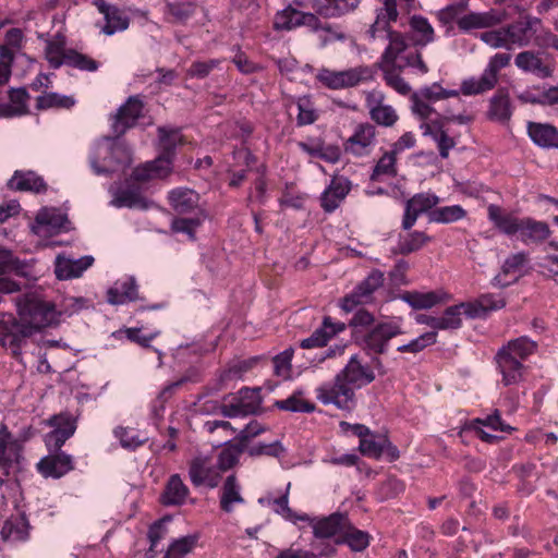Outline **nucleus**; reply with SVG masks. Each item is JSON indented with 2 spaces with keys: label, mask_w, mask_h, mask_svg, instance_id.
<instances>
[{
  "label": "nucleus",
  "mask_w": 558,
  "mask_h": 558,
  "mask_svg": "<svg viewBox=\"0 0 558 558\" xmlns=\"http://www.w3.org/2000/svg\"><path fill=\"white\" fill-rule=\"evenodd\" d=\"M375 377L369 365H363L357 355H352L332 381L316 388V398L323 404H333L340 410L351 411L355 407L354 389L369 385Z\"/></svg>",
  "instance_id": "1"
},
{
  "label": "nucleus",
  "mask_w": 558,
  "mask_h": 558,
  "mask_svg": "<svg viewBox=\"0 0 558 558\" xmlns=\"http://www.w3.org/2000/svg\"><path fill=\"white\" fill-rule=\"evenodd\" d=\"M16 311L22 320L31 326L34 335L44 328L57 325L61 316V312L56 310L53 303L32 293L16 299Z\"/></svg>",
  "instance_id": "2"
},
{
  "label": "nucleus",
  "mask_w": 558,
  "mask_h": 558,
  "mask_svg": "<svg viewBox=\"0 0 558 558\" xmlns=\"http://www.w3.org/2000/svg\"><path fill=\"white\" fill-rule=\"evenodd\" d=\"M33 336L31 326L22 320L17 313H0V345L9 350L14 357L22 354V348Z\"/></svg>",
  "instance_id": "3"
},
{
  "label": "nucleus",
  "mask_w": 558,
  "mask_h": 558,
  "mask_svg": "<svg viewBox=\"0 0 558 558\" xmlns=\"http://www.w3.org/2000/svg\"><path fill=\"white\" fill-rule=\"evenodd\" d=\"M35 435L33 426L23 427L17 437L13 438L7 424H0V469L5 475L10 474V470L14 464H20L22 460L23 442L28 441Z\"/></svg>",
  "instance_id": "4"
},
{
  "label": "nucleus",
  "mask_w": 558,
  "mask_h": 558,
  "mask_svg": "<svg viewBox=\"0 0 558 558\" xmlns=\"http://www.w3.org/2000/svg\"><path fill=\"white\" fill-rule=\"evenodd\" d=\"M376 71L371 65H359L342 71L322 69L316 78L329 89H344L374 80Z\"/></svg>",
  "instance_id": "5"
},
{
  "label": "nucleus",
  "mask_w": 558,
  "mask_h": 558,
  "mask_svg": "<svg viewBox=\"0 0 558 558\" xmlns=\"http://www.w3.org/2000/svg\"><path fill=\"white\" fill-rule=\"evenodd\" d=\"M145 104L141 95H132L109 116L110 130L116 138H121L129 130L135 128L144 118Z\"/></svg>",
  "instance_id": "6"
},
{
  "label": "nucleus",
  "mask_w": 558,
  "mask_h": 558,
  "mask_svg": "<svg viewBox=\"0 0 558 558\" xmlns=\"http://www.w3.org/2000/svg\"><path fill=\"white\" fill-rule=\"evenodd\" d=\"M405 50L407 47L402 46L400 40H395L390 47L385 48L379 60L372 66L375 71L380 70L386 84L403 96L411 92V87L400 75L401 71L395 69V65L399 53Z\"/></svg>",
  "instance_id": "7"
},
{
  "label": "nucleus",
  "mask_w": 558,
  "mask_h": 558,
  "mask_svg": "<svg viewBox=\"0 0 558 558\" xmlns=\"http://www.w3.org/2000/svg\"><path fill=\"white\" fill-rule=\"evenodd\" d=\"M402 333L403 331L398 324L379 323L363 336L361 345L367 352L384 354L389 341Z\"/></svg>",
  "instance_id": "8"
},
{
  "label": "nucleus",
  "mask_w": 558,
  "mask_h": 558,
  "mask_svg": "<svg viewBox=\"0 0 558 558\" xmlns=\"http://www.w3.org/2000/svg\"><path fill=\"white\" fill-rule=\"evenodd\" d=\"M376 143V128L371 123H360L343 143V149L354 157H364L371 154Z\"/></svg>",
  "instance_id": "9"
},
{
  "label": "nucleus",
  "mask_w": 558,
  "mask_h": 558,
  "mask_svg": "<svg viewBox=\"0 0 558 558\" xmlns=\"http://www.w3.org/2000/svg\"><path fill=\"white\" fill-rule=\"evenodd\" d=\"M318 25L315 13L300 11L290 4L276 13L272 23L275 31L288 32L300 26H306L311 31V28H316Z\"/></svg>",
  "instance_id": "10"
},
{
  "label": "nucleus",
  "mask_w": 558,
  "mask_h": 558,
  "mask_svg": "<svg viewBox=\"0 0 558 558\" xmlns=\"http://www.w3.org/2000/svg\"><path fill=\"white\" fill-rule=\"evenodd\" d=\"M438 203L439 197L433 193L422 192L413 195L405 202L402 229L410 230L422 214H429Z\"/></svg>",
  "instance_id": "11"
},
{
  "label": "nucleus",
  "mask_w": 558,
  "mask_h": 558,
  "mask_svg": "<svg viewBox=\"0 0 558 558\" xmlns=\"http://www.w3.org/2000/svg\"><path fill=\"white\" fill-rule=\"evenodd\" d=\"M351 191V181L345 177H333L319 197L320 207L326 214L333 213Z\"/></svg>",
  "instance_id": "12"
},
{
  "label": "nucleus",
  "mask_w": 558,
  "mask_h": 558,
  "mask_svg": "<svg viewBox=\"0 0 558 558\" xmlns=\"http://www.w3.org/2000/svg\"><path fill=\"white\" fill-rule=\"evenodd\" d=\"M37 469L45 477L60 478L74 469V462L70 454L53 451L40 459Z\"/></svg>",
  "instance_id": "13"
},
{
  "label": "nucleus",
  "mask_w": 558,
  "mask_h": 558,
  "mask_svg": "<svg viewBox=\"0 0 558 558\" xmlns=\"http://www.w3.org/2000/svg\"><path fill=\"white\" fill-rule=\"evenodd\" d=\"M541 25V19L526 15L506 26L510 47L513 45L519 47L527 46L531 39L536 36L537 26Z\"/></svg>",
  "instance_id": "14"
},
{
  "label": "nucleus",
  "mask_w": 558,
  "mask_h": 558,
  "mask_svg": "<svg viewBox=\"0 0 558 558\" xmlns=\"http://www.w3.org/2000/svg\"><path fill=\"white\" fill-rule=\"evenodd\" d=\"M68 222V217L57 208H43L35 217L33 229L40 235L59 234Z\"/></svg>",
  "instance_id": "15"
},
{
  "label": "nucleus",
  "mask_w": 558,
  "mask_h": 558,
  "mask_svg": "<svg viewBox=\"0 0 558 558\" xmlns=\"http://www.w3.org/2000/svg\"><path fill=\"white\" fill-rule=\"evenodd\" d=\"M93 4L105 17L106 24L101 28L104 34L111 36L117 32L125 31L129 27V16L125 15L118 7L108 4L106 0H93Z\"/></svg>",
  "instance_id": "16"
},
{
  "label": "nucleus",
  "mask_w": 558,
  "mask_h": 558,
  "mask_svg": "<svg viewBox=\"0 0 558 558\" xmlns=\"http://www.w3.org/2000/svg\"><path fill=\"white\" fill-rule=\"evenodd\" d=\"M94 260V257L90 255H86L77 259L58 255L54 260L56 277L59 280L78 278L93 265Z\"/></svg>",
  "instance_id": "17"
},
{
  "label": "nucleus",
  "mask_w": 558,
  "mask_h": 558,
  "mask_svg": "<svg viewBox=\"0 0 558 558\" xmlns=\"http://www.w3.org/2000/svg\"><path fill=\"white\" fill-rule=\"evenodd\" d=\"M520 222L521 223L517 235L519 240L525 245L541 244L551 234V230L548 223L545 221H539L531 217H524Z\"/></svg>",
  "instance_id": "18"
},
{
  "label": "nucleus",
  "mask_w": 558,
  "mask_h": 558,
  "mask_svg": "<svg viewBox=\"0 0 558 558\" xmlns=\"http://www.w3.org/2000/svg\"><path fill=\"white\" fill-rule=\"evenodd\" d=\"M7 186L11 191L46 193L48 185L35 171L16 170L12 178L8 181Z\"/></svg>",
  "instance_id": "19"
},
{
  "label": "nucleus",
  "mask_w": 558,
  "mask_h": 558,
  "mask_svg": "<svg viewBox=\"0 0 558 558\" xmlns=\"http://www.w3.org/2000/svg\"><path fill=\"white\" fill-rule=\"evenodd\" d=\"M487 216L489 221L500 233L507 236L517 235L522 218H519L514 214L505 210L502 207L496 204L488 205Z\"/></svg>",
  "instance_id": "20"
},
{
  "label": "nucleus",
  "mask_w": 558,
  "mask_h": 558,
  "mask_svg": "<svg viewBox=\"0 0 558 558\" xmlns=\"http://www.w3.org/2000/svg\"><path fill=\"white\" fill-rule=\"evenodd\" d=\"M495 359L505 386L515 385L522 380L524 366L519 357H513L506 350H498Z\"/></svg>",
  "instance_id": "21"
},
{
  "label": "nucleus",
  "mask_w": 558,
  "mask_h": 558,
  "mask_svg": "<svg viewBox=\"0 0 558 558\" xmlns=\"http://www.w3.org/2000/svg\"><path fill=\"white\" fill-rule=\"evenodd\" d=\"M157 149L158 155L175 159L177 147L184 144V136L181 132V128L174 126H158L157 128Z\"/></svg>",
  "instance_id": "22"
},
{
  "label": "nucleus",
  "mask_w": 558,
  "mask_h": 558,
  "mask_svg": "<svg viewBox=\"0 0 558 558\" xmlns=\"http://www.w3.org/2000/svg\"><path fill=\"white\" fill-rule=\"evenodd\" d=\"M512 105L508 89L498 88L489 99L487 118L501 124L508 123L512 117Z\"/></svg>",
  "instance_id": "23"
},
{
  "label": "nucleus",
  "mask_w": 558,
  "mask_h": 558,
  "mask_svg": "<svg viewBox=\"0 0 558 558\" xmlns=\"http://www.w3.org/2000/svg\"><path fill=\"white\" fill-rule=\"evenodd\" d=\"M241 490L242 487L235 474L228 475L220 489L219 507L221 511L231 513L235 505H243L245 502Z\"/></svg>",
  "instance_id": "24"
},
{
  "label": "nucleus",
  "mask_w": 558,
  "mask_h": 558,
  "mask_svg": "<svg viewBox=\"0 0 558 558\" xmlns=\"http://www.w3.org/2000/svg\"><path fill=\"white\" fill-rule=\"evenodd\" d=\"M349 520L347 515L336 512L329 517L312 520L313 533L317 538H330L347 529Z\"/></svg>",
  "instance_id": "25"
},
{
  "label": "nucleus",
  "mask_w": 558,
  "mask_h": 558,
  "mask_svg": "<svg viewBox=\"0 0 558 558\" xmlns=\"http://www.w3.org/2000/svg\"><path fill=\"white\" fill-rule=\"evenodd\" d=\"M400 299L409 304L413 310H428L433 306L444 303L449 299V295L444 291H405L400 294Z\"/></svg>",
  "instance_id": "26"
},
{
  "label": "nucleus",
  "mask_w": 558,
  "mask_h": 558,
  "mask_svg": "<svg viewBox=\"0 0 558 558\" xmlns=\"http://www.w3.org/2000/svg\"><path fill=\"white\" fill-rule=\"evenodd\" d=\"M527 260L529 254L525 252H518L509 255L501 266V272L494 277L493 284L499 288H507L510 284L517 282L520 278V275L510 281H506L504 278L509 275L520 274Z\"/></svg>",
  "instance_id": "27"
},
{
  "label": "nucleus",
  "mask_w": 558,
  "mask_h": 558,
  "mask_svg": "<svg viewBox=\"0 0 558 558\" xmlns=\"http://www.w3.org/2000/svg\"><path fill=\"white\" fill-rule=\"evenodd\" d=\"M31 525L25 513L11 515L4 521L1 537L9 542H25L29 537Z\"/></svg>",
  "instance_id": "28"
},
{
  "label": "nucleus",
  "mask_w": 558,
  "mask_h": 558,
  "mask_svg": "<svg viewBox=\"0 0 558 558\" xmlns=\"http://www.w3.org/2000/svg\"><path fill=\"white\" fill-rule=\"evenodd\" d=\"M137 283L134 277H128L117 281L107 292V300L110 304L119 305L133 302L138 299Z\"/></svg>",
  "instance_id": "29"
},
{
  "label": "nucleus",
  "mask_w": 558,
  "mask_h": 558,
  "mask_svg": "<svg viewBox=\"0 0 558 558\" xmlns=\"http://www.w3.org/2000/svg\"><path fill=\"white\" fill-rule=\"evenodd\" d=\"M527 133L537 146L543 148H558V130L554 125L529 122Z\"/></svg>",
  "instance_id": "30"
},
{
  "label": "nucleus",
  "mask_w": 558,
  "mask_h": 558,
  "mask_svg": "<svg viewBox=\"0 0 558 558\" xmlns=\"http://www.w3.org/2000/svg\"><path fill=\"white\" fill-rule=\"evenodd\" d=\"M189 492L180 475L173 474L166 483L160 496V502L163 506H182L186 500Z\"/></svg>",
  "instance_id": "31"
},
{
  "label": "nucleus",
  "mask_w": 558,
  "mask_h": 558,
  "mask_svg": "<svg viewBox=\"0 0 558 558\" xmlns=\"http://www.w3.org/2000/svg\"><path fill=\"white\" fill-rule=\"evenodd\" d=\"M199 195L185 187L174 189L169 193L171 207L180 215L189 214L198 208Z\"/></svg>",
  "instance_id": "32"
},
{
  "label": "nucleus",
  "mask_w": 558,
  "mask_h": 558,
  "mask_svg": "<svg viewBox=\"0 0 558 558\" xmlns=\"http://www.w3.org/2000/svg\"><path fill=\"white\" fill-rule=\"evenodd\" d=\"M362 0H324L317 13L325 19H339L355 12Z\"/></svg>",
  "instance_id": "33"
},
{
  "label": "nucleus",
  "mask_w": 558,
  "mask_h": 558,
  "mask_svg": "<svg viewBox=\"0 0 558 558\" xmlns=\"http://www.w3.org/2000/svg\"><path fill=\"white\" fill-rule=\"evenodd\" d=\"M189 476L195 487L206 484L214 488L218 485L217 475L213 474V468L207 465L204 458H195L190 462Z\"/></svg>",
  "instance_id": "34"
},
{
  "label": "nucleus",
  "mask_w": 558,
  "mask_h": 558,
  "mask_svg": "<svg viewBox=\"0 0 558 558\" xmlns=\"http://www.w3.org/2000/svg\"><path fill=\"white\" fill-rule=\"evenodd\" d=\"M208 0H177L166 2V13L172 17V21L185 24L196 12L199 5Z\"/></svg>",
  "instance_id": "35"
},
{
  "label": "nucleus",
  "mask_w": 558,
  "mask_h": 558,
  "mask_svg": "<svg viewBox=\"0 0 558 558\" xmlns=\"http://www.w3.org/2000/svg\"><path fill=\"white\" fill-rule=\"evenodd\" d=\"M112 204L116 207L148 208V201L142 195L141 189L136 185H128L117 191Z\"/></svg>",
  "instance_id": "36"
},
{
  "label": "nucleus",
  "mask_w": 558,
  "mask_h": 558,
  "mask_svg": "<svg viewBox=\"0 0 558 558\" xmlns=\"http://www.w3.org/2000/svg\"><path fill=\"white\" fill-rule=\"evenodd\" d=\"M222 445L225 448L218 454L217 468L225 472L232 469L239 462V457L246 448L235 439H230L219 444L218 447Z\"/></svg>",
  "instance_id": "37"
},
{
  "label": "nucleus",
  "mask_w": 558,
  "mask_h": 558,
  "mask_svg": "<svg viewBox=\"0 0 558 558\" xmlns=\"http://www.w3.org/2000/svg\"><path fill=\"white\" fill-rule=\"evenodd\" d=\"M45 58L52 69H59L65 61V37L58 34L54 39H45Z\"/></svg>",
  "instance_id": "38"
},
{
  "label": "nucleus",
  "mask_w": 558,
  "mask_h": 558,
  "mask_svg": "<svg viewBox=\"0 0 558 558\" xmlns=\"http://www.w3.org/2000/svg\"><path fill=\"white\" fill-rule=\"evenodd\" d=\"M407 68L414 70L421 75H425L429 71L428 65L423 60L422 53L417 50H409L408 43L407 50L399 53L397 64L395 65V69H399V71H403Z\"/></svg>",
  "instance_id": "39"
},
{
  "label": "nucleus",
  "mask_w": 558,
  "mask_h": 558,
  "mask_svg": "<svg viewBox=\"0 0 558 558\" xmlns=\"http://www.w3.org/2000/svg\"><path fill=\"white\" fill-rule=\"evenodd\" d=\"M515 65L525 72H531L542 77H547L550 74L549 68L532 51H522L517 54Z\"/></svg>",
  "instance_id": "40"
},
{
  "label": "nucleus",
  "mask_w": 558,
  "mask_h": 558,
  "mask_svg": "<svg viewBox=\"0 0 558 558\" xmlns=\"http://www.w3.org/2000/svg\"><path fill=\"white\" fill-rule=\"evenodd\" d=\"M369 534L354 526L347 525L341 537L335 541L336 545L345 544L353 551H363L369 545Z\"/></svg>",
  "instance_id": "41"
},
{
  "label": "nucleus",
  "mask_w": 558,
  "mask_h": 558,
  "mask_svg": "<svg viewBox=\"0 0 558 558\" xmlns=\"http://www.w3.org/2000/svg\"><path fill=\"white\" fill-rule=\"evenodd\" d=\"M380 32L386 33L387 47H390L395 40H400L402 46L407 47V37L403 33L393 29L383 17L375 16V21L369 25L366 35L371 40H375Z\"/></svg>",
  "instance_id": "42"
},
{
  "label": "nucleus",
  "mask_w": 558,
  "mask_h": 558,
  "mask_svg": "<svg viewBox=\"0 0 558 558\" xmlns=\"http://www.w3.org/2000/svg\"><path fill=\"white\" fill-rule=\"evenodd\" d=\"M303 392L301 390L294 391L289 398L284 400H277L274 407L281 411L295 412V413H312L316 407L313 402H310L302 398Z\"/></svg>",
  "instance_id": "43"
},
{
  "label": "nucleus",
  "mask_w": 558,
  "mask_h": 558,
  "mask_svg": "<svg viewBox=\"0 0 558 558\" xmlns=\"http://www.w3.org/2000/svg\"><path fill=\"white\" fill-rule=\"evenodd\" d=\"M75 105L72 96L61 95L54 92L44 93L36 98L37 110L70 109Z\"/></svg>",
  "instance_id": "44"
},
{
  "label": "nucleus",
  "mask_w": 558,
  "mask_h": 558,
  "mask_svg": "<svg viewBox=\"0 0 558 558\" xmlns=\"http://www.w3.org/2000/svg\"><path fill=\"white\" fill-rule=\"evenodd\" d=\"M432 240V236L423 231L409 232L407 235L400 238L397 252L402 255H409L420 251Z\"/></svg>",
  "instance_id": "45"
},
{
  "label": "nucleus",
  "mask_w": 558,
  "mask_h": 558,
  "mask_svg": "<svg viewBox=\"0 0 558 558\" xmlns=\"http://www.w3.org/2000/svg\"><path fill=\"white\" fill-rule=\"evenodd\" d=\"M466 210L460 205L438 207L429 211L428 218L432 222L451 223L463 219Z\"/></svg>",
  "instance_id": "46"
},
{
  "label": "nucleus",
  "mask_w": 558,
  "mask_h": 558,
  "mask_svg": "<svg viewBox=\"0 0 558 558\" xmlns=\"http://www.w3.org/2000/svg\"><path fill=\"white\" fill-rule=\"evenodd\" d=\"M198 541L197 535H186L173 539L162 558H184L193 551Z\"/></svg>",
  "instance_id": "47"
},
{
  "label": "nucleus",
  "mask_w": 558,
  "mask_h": 558,
  "mask_svg": "<svg viewBox=\"0 0 558 558\" xmlns=\"http://www.w3.org/2000/svg\"><path fill=\"white\" fill-rule=\"evenodd\" d=\"M63 65H68L80 71L95 72L99 68V63L87 54L81 53L73 48H69L65 54Z\"/></svg>",
  "instance_id": "48"
},
{
  "label": "nucleus",
  "mask_w": 558,
  "mask_h": 558,
  "mask_svg": "<svg viewBox=\"0 0 558 558\" xmlns=\"http://www.w3.org/2000/svg\"><path fill=\"white\" fill-rule=\"evenodd\" d=\"M318 26L316 28H311L313 33L323 34L319 35L320 46L326 47L333 41H345L348 39V35L340 29L338 26H333L330 23L323 22L319 16H317Z\"/></svg>",
  "instance_id": "49"
},
{
  "label": "nucleus",
  "mask_w": 558,
  "mask_h": 558,
  "mask_svg": "<svg viewBox=\"0 0 558 558\" xmlns=\"http://www.w3.org/2000/svg\"><path fill=\"white\" fill-rule=\"evenodd\" d=\"M105 140L109 143L107 148V156L104 157V161H108L111 166L122 165L126 162L130 158L128 147L119 142L120 138H116L112 134L111 136H106Z\"/></svg>",
  "instance_id": "50"
},
{
  "label": "nucleus",
  "mask_w": 558,
  "mask_h": 558,
  "mask_svg": "<svg viewBox=\"0 0 558 558\" xmlns=\"http://www.w3.org/2000/svg\"><path fill=\"white\" fill-rule=\"evenodd\" d=\"M536 348L537 344L535 341L527 337H520L509 341L507 345H504L499 350H506L513 357H519V360L524 361Z\"/></svg>",
  "instance_id": "51"
},
{
  "label": "nucleus",
  "mask_w": 558,
  "mask_h": 558,
  "mask_svg": "<svg viewBox=\"0 0 558 558\" xmlns=\"http://www.w3.org/2000/svg\"><path fill=\"white\" fill-rule=\"evenodd\" d=\"M495 85L496 82L492 80L485 72H483L478 78L471 77L464 80L461 84L460 90L465 96L478 95L493 89Z\"/></svg>",
  "instance_id": "52"
},
{
  "label": "nucleus",
  "mask_w": 558,
  "mask_h": 558,
  "mask_svg": "<svg viewBox=\"0 0 558 558\" xmlns=\"http://www.w3.org/2000/svg\"><path fill=\"white\" fill-rule=\"evenodd\" d=\"M468 8L469 0H459L454 3L448 4L437 12L438 21L445 26L448 25L449 31L453 22L458 24V20L461 19V15L466 12Z\"/></svg>",
  "instance_id": "53"
},
{
  "label": "nucleus",
  "mask_w": 558,
  "mask_h": 558,
  "mask_svg": "<svg viewBox=\"0 0 558 558\" xmlns=\"http://www.w3.org/2000/svg\"><path fill=\"white\" fill-rule=\"evenodd\" d=\"M201 216L192 218H174L171 222V230L175 233H185L190 240L196 239V229L202 225L206 215L199 210Z\"/></svg>",
  "instance_id": "54"
},
{
  "label": "nucleus",
  "mask_w": 558,
  "mask_h": 558,
  "mask_svg": "<svg viewBox=\"0 0 558 558\" xmlns=\"http://www.w3.org/2000/svg\"><path fill=\"white\" fill-rule=\"evenodd\" d=\"M369 116L378 125L386 128L392 126L398 120L396 110L390 105H384L381 102L369 108Z\"/></svg>",
  "instance_id": "55"
},
{
  "label": "nucleus",
  "mask_w": 558,
  "mask_h": 558,
  "mask_svg": "<svg viewBox=\"0 0 558 558\" xmlns=\"http://www.w3.org/2000/svg\"><path fill=\"white\" fill-rule=\"evenodd\" d=\"M385 435H377L371 432L369 436H365L360 440V452L368 458L379 459L383 456V440Z\"/></svg>",
  "instance_id": "56"
},
{
  "label": "nucleus",
  "mask_w": 558,
  "mask_h": 558,
  "mask_svg": "<svg viewBox=\"0 0 558 558\" xmlns=\"http://www.w3.org/2000/svg\"><path fill=\"white\" fill-rule=\"evenodd\" d=\"M250 457L256 458L267 456L271 458H280L286 453V448L280 440H275L270 444L258 442L245 449Z\"/></svg>",
  "instance_id": "57"
},
{
  "label": "nucleus",
  "mask_w": 558,
  "mask_h": 558,
  "mask_svg": "<svg viewBox=\"0 0 558 558\" xmlns=\"http://www.w3.org/2000/svg\"><path fill=\"white\" fill-rule=\"evenodd\" d=\"M437 342V331H427L418 336L417 338L411 340L409 343L399 345L397 348L398 352L401 353H420L424 349H426L429 345H433Z\"/></svg>",
  "instance_id": "58"
},
{
  "label": "nucleus",
  "mask_w": 558,
  "mask_h": 558,
  "mask_svg": "<svg viewBox=\"0 0 558 558\" xmlns=\"http://www.w3.org/2000/svg\"><path fill=\"white\" fill-rule=\"evenodd\" d=\"M329 316H325L322 326L314 330V332L301 341L300 347L303 349L322 348L327 344L330 339L328 335Z\"/></svg>",
  "instance_id": "59"
},
{
  "label": "nucleus",
  "mask_w": 558,
  "mask_h": 558,
  "mask_svg": "<svg viewBox=\"0 0 558 558\" xmlns=\"http://www.w3.org/2000/svg\"><path fill=\"white\" fill-rule=\"evenodd\" d=\"M396 160V154L392 150L385 153L375 165L371 180L378 181L380 175L395 177L397 174Z\"/></svg>",
  "instance_id": "60"
},
{
  "label": "nucleus",
  "mask_w": 558,
  "mask_h": 558,
  "mask_svg": "<svg viewBox=\"0 0 558 558\" xmlns=\"http://www.w3.org/2000/svg\"><path fill=\"white\" fill-rule=\"evenodd\" d=\"M288 487H290V484L288 485ZM271 504L274 507V511L283 517L286 520L292 522H295L298 520L310 521V517L307 514L298 515L289 507V488H287V492L283 495H281L278 498H275Z\"/></svg>",
  "instance_id": "61"
},
{
  "label": "nucleus",
  "mask_w": 558,
  "mask_h": 558,
  "mask_svg": "<svg viewBox=\"0 0 558 558\" xmlns=\"http://www.w3.org/2000/svg\"><path fill=\"white\" fill-rule=\"evenodd\" d=\"M240 404H243L248 415L256 414L262 404L260 389L259 388H242L239 391Z\"/></svg>",
  "instance_id": "62"
},
{
  "label": "nucleus",
  "mask_w": 558,
  "mask_h": 558,
  "mask_svg": "<svg viewBox=\"0 0 558 558\" xmlns=\"http://www.w3.org/2000/svg\"><path fill=\"white\" fill-rule=\"evenodd\" d=\"M489 15L487 13L471 12L462 14L458 20V27L462 32H470L472 29L484 28L489 25Z\"/></svg>",
  "instance_id": "63"
},
{
  "label": "nucleus",
  "mask_w": 558,
  "mask_h": 558,
  "mask_svg": "<svg viewBox=\"0 0 558 558\" xmlns=\"http://www.w3.org/2000/svg\"><path fill=\"white\" fill-rule=\"evenodd\" d=\"M114 436L119 439L120 445L129 450H134L137 447L144 445L147 438H141L137 433H134L131 428L119 426L114 429Z\"/></svg>",
  "instance_id": "64"
}]
</instances>
